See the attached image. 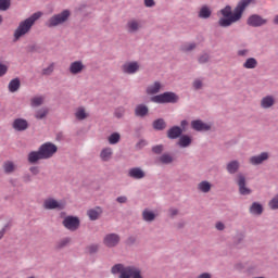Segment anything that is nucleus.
<instances>
[{"label":"nucleus","mask_w":278,"mask_h":278,"mask_svg":"<svg viewBox=\"0 0 278 278\" xmlns=\"http://www.w3.org/2000/svg\"><path fill=\"white\" fill-rule=\"evenodd\" d=\"M254 0H241L233 12H231V7L227 5L224 9L220 10L222 18L218 21L219 27H229L233 25V23H238L240 18H242V14L244 13V10L253 3Z\"/></svg>","instance_id":"f257e3e1"},{"label":"nucleus","mask_w":278,"mask_h":278,"mask_svg":"<svg viewBox=\"0 0 278 278\" xmlns=\"http://www.w3.org/2000/svg\"><path fill=\"white\" fill-rule=\"evenodd\" d=\"M42 16L41 12L34 13L30 17L26 18L24 22L20 23L18 27L16 28L14 33L15 40H18L22 38V36H25V34L29 33V29L34 26V23L38 21Z\"/></svg>","instance_id":"f03ea898"},{"label":"nucleus","mask_w":278,"mask_h":278,"mask_svg":"<svg viewBox=\"0 0 278 278\" xmlns=\"http://www.w3.org/2000/svg\"><path fill=\"white\" fill-rule=\"evenodd\" d=\"M111 273L113 275H119V278H142V275H140V271L136 267L127 266L124 267L123 264H116L112 267Z\"/></svg>","instance_id":"7ed1b4c3"},{"label":"nucleus","mask_w":278,"mask_h":278,"mask_svg":"<svg viewBox=\"0 0 278 278\" xmlns=\"http://www.w3.org/2000/svg\"><path fill=\"white\" fill-rule=\"evenodd\" d=\"M71 18V11L64 10L59 14H54L48 22L47 27H58L59 25H64L66 21Z\"/></svg>","instance_id":"20e7f679"},{"label":"nucleus","mask_w":278,"mask_h":278,"mask_svg":"<svg viewBox=\"0 0 278 278\" xmlns=\"http://www.w3.org/2000/svg\"><path fill=\"white\" fill-rule=\"evenodd\" d=\"M151 101H153V103H177L179 98L173 92H164L162 94L152 97Z\"/></svg>","instance_id":"39448f33"},{"label":"nucleus","mask_w":278,"mask_h":278,"mask_svg":"<svg viewBox=\"0 0 278 278\" xmlns=\"http://www.w3.org/2000/svg\"><path fill=\"white\" fill-rule=\"evenodd\" d=\"M39 151L43 160H49V157H53V155L58 153V146L51 142H46L40 146Z\"/></svg>","instance_id":"423d86ee"},{"label":"nucleus","mask_w":278,"mask_h":278,"mask_svg":"<svg viewBox=\"0 0 278 278\" xmlns=\"http://www.w3.org/2000/svg\"><path fill=\"white\" fill-rule=\"evenodd\" d=\"M43 207L45 210H64V207H66V203L50 198L45 200Z\"/></svg>","instance_id":"0eeeda50"},{"label":"nucleus","mask_w":278,"mask_h":278,"mask_svg":"<svg viewBox=\"0 0 278 278\" xmlns=\"http://www.w3.org/2000/svg\"><path fill=\"white\" fill-rule=\"evenodd\" d=\"M63 225L66 229H70V231H77V229H79V218L67 216L63 220Z\"/></svg>","instance_id":"6e6552de"},{"label":"nucleus","mask_w":278,"mask_h":278,"mask_svg":"<svg viewBox=\"0 0 278 278\" xmlns=\"http://www.w3.org/2000/svg\"><path fill=\"white\" fill-rule=\"evenodd\" d=\"M266 23L267 21L257 14L251 15L248 18V25H250V27H262V25H266Z\"/></svg>","instance_id":"1a4fd4ad"},{"label":"nucleus","mask_w":278,"mask_h":278,"mask_svg":"<svg viewBox=\"0 0 278 278\" xmlns=\"http://www.w3.org/2000/svg\"><path fill=\"white\" fill-rule=\"evenodd\" d=\"M121 242V237L116 233H109L104 237L105 247L112 248L116 247Z\"/></svg>","instance_id":"9d476101"},{"label":"nucleus","mask_w":278,"mask_h":278,"mask_svg":"<svg viewBox=\"0 0 278 278\" xmlns=\"http://www.w3.org/2000/svg\"><path fill=\"white\" fill-rule=\"evenodd\" d=\"M238 186L240 194H251V189L247 188V178L242 174L238 176Z\"/></svg>","instance_id":"9b49d317"},{"label":"nucleus","mask_w":278,"mask_h":278,"mask_svg":"<svg viewBox=\"0 0 278 278\" xmlns=\"http://www.w3.org/2000/svg\"><path fill=\"white\" fill-rule=\"evenodd\" d=\"M28 127L29 123L24 118H16L13 122V129H15V131H25Z\"/></svg>","instance_id":"f8f14e48"},{"label":"nucleus","mask_w":278,"mask_h":278,"mask_svg":"<svg viewBox=\"0 0 278 278\" xmlns=\"http://www.w3.org/2000/svg\"><path fill=\"white\" fill-rule=\"evenodd\" d=\"M268 157H269L268 152H262L260 155L252 156L250 159V164H253V166H257L263 162H266Z\"/></svg>","instance_id":"ddd939ff"},{"label":"nucleus","mask_w":278,"mask_h":278,"mask_svg":"<svg viewBox=\"0 0 278 278\" xmlns=\"http://www.w3.org/2000/svg\"><path fill=\"white\" fill-rule=\"evenodd\" d=\"M84 68H86L84 63L81 61H76V62L71 63L70 73L72 75H79V73H81V71H84Z\"/></svg>","instance_id":"4468645a"},{"label":"nucleus","mask_w":278,"mask_h":278,"mask_svg":"<svg viewBox=\"0 0 278 278\" xmlns=\"http://www.w3.org/2000/svg\"><path fill=\"white\" fill-rule=\"evenodd\" d=\"M192 129L195 131H210V125L203 123L201 119L191 122Z\"/></svg>","instance_id":"2eb2a0df"},{"label":"nucleus","mask_w":278,"mask_h":278,"mask_svg":"<svg viewBox=\"0 0 278 278\" xmlns=\"http://www.w3.org/2000/svg\"><path fill=\"white\" fill-rule=\"evenodd\" d=\"M138 68H140L138 62H130L123 65L124 73H127L128 75H134V73H137Z\"/></svg>","instance_id":"dca6fc26"},{"label":"nucleus","mask_w":278,"mask_h":278,"mask_svg":"<svg viewBox=\"0 0 278 278\" xmlns=\"http://www.w3.org/2000/svg\"><path fill=\"white\" fill-rule=\"evenodd\" d=\"M181 134H184V130L181 129V127L179 126H174L172 127L168 131H167V137L170 140H175L177 138H179V136H181Z\"/></svg>","instance_id":"f3484780"},{"label":"nucleus","mask_w":278,"mask_h":278,"mask_svg":"<svg viewBox=\"0 0 278 278\" xmlns=\"http://www.w3.org/2000/svg\"><path fill=\"white\" fill-rule=\"evenodd\" d=\"M275 105V98L273 96H266L261 100V108L268 110Z\"/></svg>","instance_id":"a211bd4d"},{"label":"nucleus","mask_w":278,"mask_h":278,"mask_svg":"<svg viewBox=\"0 0 278 278\" xmlns=\"http://www.w3.org/2000/svg\"><path fill=\"white\" fill-rule=\"evenodd\" d=\"M39 160H45L40 150L33 151L28 154L29 164H36V162H38Z\"/></svg>","instance_id":"6ab92c4d"},{"label":"nucleus","mask_w":278,"mask_h":278,"mask_svg":"<svg viewBox=\"0 0 278 278\" xmlns=\"http://www.w3.org/2000/svg\"><path fill=\"white\" fill-rule=\"evenodd\" d=\"M129 177H132V179H143L144 173L140 167H134L129 169L128 172Z\"/></svg>","instance_id":"aec40b11"},{"label":"nucleus","mask_w":278,"mask_h":278,"mask_svg":"<svg viewBox=\"0 0 278 278\" xmlns=\"http://www.w3.org/2000/svg\"><path fill=\"white\" fill-rule=\"evenodd\" d=\"M112 155H113L112 148H104L100 153V157L102 162H110V160H112Z\"/></svg>","instance_id":"412c9836"},{"label":"nucleus","mask_w":278,"mask_h":278,"mask_svg":"<svg viewBox=\"0 0 278 278\" xmlns=\"http://www.w3.org/2000/svg\"><path fill=\"white\" fill-rule=\"evenodd\" d=\"M161 89H162V84H160V81H155L153 85H150L147 88V93L148 94H157V92H160Z\"/></svg>","instance_id":"4be33fe9"},{"label":"nucleus","mask_w":278,"mask_h":278,"mask_svg":"<svg viewBox=\"0 0 278 278\" xmlns=\"http://www.w3.org/2000/svg\"><path fill=\"white\" fill-rule=\"evenodd\" d=\"M102 212L103 211L101 210V207H96V208L89 210L87 214L90 220H97L99 216H101Z\"/></svg>","instance_id":"5701e85b"},{"label":"nucleus","mask_w":278,"mask_h":278,"mask_svg":"<svg viewBox=\"0 0 278 278\" xmlns=\"http://www.w3.org/2000/svg\"><path fill=\"white\" fill-rule=\"evenodd\" d=\"M75 117L77 121H86L88 118V113H86V109L84 106H80L76 110Z\"/></svg>","instance_id":"b1692460"},{"label":"nucleus","mask_w":278,"mask_h":278,"mask_svg":"<svg viewBox=\"0 0 278 278\" xmlns=\"http://www.w3.org/2000/svg\"><path fill=\"white\" fill-rule=\"evenodd\" d=\"M239 168H240V163H238V161H232L227 164V170L228 173H230V175L238 173Z\"/></svg>","instance_id":"393cba45"},{"label":"nucleus","mask_w":278,"mask_h":278,"mask_svg":"<svg viewBox=\"0 0 278 278\" xmlns=\"http://www.w3.org/2000/svg\"><path fill=\"white\" fill-rule=\"evenodd\" d=\"M21 88V80L18 78H14L9 83V91L16 92Z\"/></svg>","instance_id":"a878e982"},{"label":"nucleus","mask_w":278,"mask_h":278,"mask_svg":"<svg viewBox=\"0 0 278 278\" xmlns=\"http://www.w3.org/2000/svg\"><path fill=\"white\" fill-rule=\"evenodd\" d=\"M136 116H147L149 114V108L144 104H140L135 110Z\"/></svg>","instance_id":"bb28decb"},{"label":"nucleus","mask_w":278,"mask_h":278,"mask_svg":"<svg viewBox=\"0 0 278 278\" xmlns=\"http://www.w3.org/2000/svg\"><path fill=\"white\" fill-rule=\"evenodd\" d=\"M243 68H248V70L257 68V60L255 58H249L243 63Z\"/></svg>","instance_id":"cd10ccee"},{"label":"nucleus","mask_w":278,"mask_h":278,"mask_svg":"<svg viewBox=\"0 0 278 278\" xmlns=\"http://www.w3.org/2000/svg\"><path fill=\"white\" fill-rule=\"evenodd\" d=\"M179 147L186 149V147H190L192 144V139L189 136H181L178 141Z\"/></svg>","instance_id":"c85d7f7f"},{"label":"nucleus","mask_w":278,"mask_h":278,"mask_svg":"<svg viewBox=\"0 0 278 278\" xmlns=\"http://www.w3.org/2000/svg\"><path fill=\"white\" fill-rule=\"evenodd\" d=\"M212 16V10L207 5H204L200 9L199 17L200 18H210Z\"/></svg>","instance_id":"c756f323"},{"label":"nucleus","mask_w":278,"mask_h":278,"mask_svg":"<svg viewBox=\"0 0 278 278\" xmlns=\"http://www.w3.org/2000/svg\"><path fill=\"white\" fill-rule=\"evenodd\" d=\"M127 29L130 33L138 31L140 29V23L136 20L129 21L127 23Z\"/></svg>","instance_id":"7c9ffc66"},{"label":"nucleus","mask_w":278,"mask_h":278,"mask_svg":"<svg viewBox=\"0 0 278 278\" xmlns=\"http://www.w3.org/2000/svg\"><path fill=\"white\" fill-rule=\"evenodd\" d=\"M45 103V97L37 96L30 99V105L31 108H39V105H42Z\"/></svg>","instance_id":"2f4dec72"},{"label":"nucleus","mask_w":278,"mask_h":278,"mask_svg":"<svg viewBox=\"0 0 278 278\" xmlns=\"http://www.w3.org/2000/svg\"><path fill=\"white\" fill-rule=\"evenodd\" d=\"M3 170H4V173H7L8 175H9L10 173H14V170H16V165H14V163L11 162V161H7V162L3 163Z\"/></svg>","instance_id":"473e14b6"},{"label":"nucleus","mask_w":278,"mask_h":278,"mask_svg":"<svg viewBox=\"0 0 278 278\" xmlns=\"http://www.w3.org/2000/svg\"><path fill=\"white\" fill-rule=\"evenodd\" d=\"M250 212H251V214H256L257 216H260V214H262V212H264V208L262 207V204L254 202L252 204V206L250 207Z\"/></svg>","instance_id":"72a5a7b5"},{"label":"nucleus","mask_w":278,"mask_h":278,"mask_svg":"<svg viewBox=\"0 0 278 278\" xmlns=\"http://www.w3.org/2000/svg\"><path fill=\"white\" fill-rule=\"evenodd\" d=\"M153 127L157 131H162L163 129H166V122H164V119H162V118H159L153 122Z\"/></svg>","instance_id":"f704fd0d"},{"label":"nucleus","mask_w":278,"mask_h":278,"mask_svg":"<svg viewBox=\"0 0 278 278\" xmlns=\"http://www.w3.org/2000/svg\"><path fill=\"white\" fill-rule=\"evenodd\" d=\"M47 114H49V109L47 108L40 109L36 112L35 118H37L38 121H42V118H45Z\"/></svg>","instance_id":"c9c22d12"},{"label":"nucleus","mask_w":278,"mask_h":278,"mask_svg":"<svg viewBox=\"0 0 278 278\" xmlns=\"http://www.w3.org/2000/svg\"><path fill=\"white\" fill-rule=\"evenodd\" d=\"M142 216H143V220H147V223H151L152 220H155V214L151 211H143Z\"/></svg>","instance_id":"e433bc0d"},{"label":"nucleus","mask_w":278,"mask_h":278,"mask_svg":"<svg viewBox=\"0 0 278 278\" xmlns=\"http://www.w3.org/2000/svg\"><path fill=\"white\" fill-rule=\"evenodd\" d=\"M110 144H118L121 142V135L118 132H114L109 137Z\"/></svg>","instance_id":"4c0bfd02"},{"label":"nucleus","mask_w":278,"mask_h":278,"mask_svg":"<svg viewBox=\"0 0 278 278\" xmlns=\"http://www.w3.org/2000/svg\"><path fill=\"white\" fill-rule=\"evenodd\" d=\"M199 190H201V192H210L212 185H210L208 181H202L199 184Z\"/></svg>","instance_id":"58836bf2"},{"label":"nucleus","mask_w":278,"mask_h":278,"mask_svg":"<svg viewBox=\"0 0 278 278\" xmlns=\"http://www.w3.org/2000/svg\"><path fill=\"white\" fill-rule=\"evenodd\" d=\"M160 162H162V164H170L173 162V156L170 154H163L160 157Z\"/></svg>","instance_id":"ea45409f"},{"label":"nucleus","mask_w":278,"mask_h":278,"mask_svg":"<svg viewBox=\"0 0 278 278\" xmlns=\"http://www.w3.org/2000/svg\"><path fill=\"white\" fill-rule=\"evenodd\" d=\"M10 9V0H0V11L5 12Z\"/></svg>","instance_id":"a19ab883"},{"label":"nucleus","mask_w":278,"mask_h":278,"mask_svg":"<svg viewBox=\"0 0 278 278\" xmlns=\"http://www.w3.org/2000/svg\"><path fill=\"white\" fill-rule=\"evenodd\" d=\"M269 207L271 210H278V194L271 199L269 202Z\"/></svg>","instance_id":"79ce46f5"},{"label":"nucleus","mask_w":278,"mask_h":278,"mask_svg":"<svg viewBox=\"0 0 278 278\" xmlns=\"http://www.w3.org/2000/svg\"><path fill=\"white\" fill-rule=\"evenodd\" d=\"M181 49L184 51H192L194 49H197V45L195 43H185Z\"/></svg>","instance_id":"37998d69"},{"label":"nucleus","mask_w":278,"mask_h":278,"mask_svg":"<svg viewBox=\"0 0 278 278\" xmlns=\"http://www.w3.org/2000/svg\"><path fill=\"white\" fill-rule=\"evenodd\" d=\"M115 116L116 118H123L125 116V108H117L115 110Z\"/></svg>","instance_id":"c03bdc74"},{"label":"nucleus","mask_w":278,"mask_h":278,"mask_svg":"<svg viewBox=\"0 0 278 278\" xmlns=\"http://www.w3.org/2000/svg\"><path fill=\"white\" fill-rule=\"evenodd\" d=\"M200 64H206V62H210V54L204 53L199 58Z\"/></svg>","instance_id":"a18cd8bd"},{"label":"nucleus","mask_w":278,"mask_h":278,"mask_svg":"<svg viewBox=\"0 0 278 278\" xmlns=\"http://www.w3.org/2000/svg\"><path fill=\"white\" fill-rule=\"evenodd\" d=\"M54 65L50 64L47 68L42 70V75H51L53 73Z\"/></svg>","instance_id":"49530a36"},{"label":"nucleus","mask_w":278,"mask_h":278,"mask_svg":"<svg viewBox=\"0 0 278 278\" xmlns=\"http://www.w3.org/2000/svg\"><path fill=\"white\" fill-rule=\"evenodd\" d=\"M88 253H97L99 251V245L92 244L87 248Z\"/></svg>","instance_id":"de8ad7c7"},{"label":"nucleus","mask_w":278,"mask_h":278,"mask_svg":"<svg viewBox=\"0 0 278 278\" xmlns=\"http://www.w3.org/2000/svg\"><path fill=\"white\" fill-rule=\"evenodd\" d=\"M8 73V65L0 63V77H3Z\"/></svg>","instance_id":"09e8293b"},{"label":"nucleus","mask_w":278,"mask_h":278,"mask_svg":"<svg viewBox=\"0 0 278 278\" xmlns=\"http://www.w3.org/2000/svg\"><path fill=\"white\" fill-rule=\"evenodd\" d=\"M153 153L160 154L162 151H164V148L162 146H155L152 148Z\"/></svg>","instance_id":"8fccbe9b"},{"label":"nucleus","mask_w":278,"mask_h":278,"mask_svg":"<svg viewBox=\"0 0 278 278\" xmlns=\"http://www.w3.org/2000/svg\"><path fill=\"white\" fill-rule=\"evenodd\" d=\"M238 55H240V58H247V55H249V49L239 50Z\"/></svg>","instance_id":"3c124183"},{"label":"nucleus","mask_w":278,"mask_h":278,"mask_svg":"<svg viewBox=\"0 0 278 278\" xmlns=\"http://www.w3.org/2000/svg\"><path fill=\"white\" fill-rule=\"evenodd\" d=\"M201 86H203V83L200 79L193 81V87L195 88V90H199Z\"/></svg>","instance_id":"603ef678"},{"label":"nucleus","mask_w":278,"mask_h":278,"mask_svg":"<svg viewBox=\"0 0 278 278\" xmlns=\"http://www.w3.org/2000/svg\"><path fill=\"white\" fill-rule=\"evenodd\" d=\"M144 5H146V8H153V5H155V1L154 0H144Z\"/></svg>","instance_id":"864d4df0"},{"label":"nucleus","mask_w":278,"mask_h":278,"mask_svg":"<svg viewBox=\"0 0 278 278\" xmlns=\"http://www.w3.org/2000/svg\"><path fill=\"white\" fill-rule=\"evenodd\" d=\"M68 242H71V239L70 238H65V239L61 240V242L59 243V247L60 248L66 247V244H68Z\"/></svg>","instance_id":"5fc2aeb1"},{"label":"nucleus","mask_w":278,"mask_h":278,"mask_svg":"<svg viewBox=\"0 0 278 278\" xmlns=\"http://www.w3.org/2000/svg\"><path fill=\"white\" fill-rule=\"evenodd\" d=\"M30 173L34 174V175H38V173H40V169H38L37 166H33L29 168Z\"/></svg>","instance_id":"6e6d98bb"},{"label":"nucleus","mask_w":278,"mask_h":278,"mask_svg":"<svg viewBox=\"0 0 278 278\" xmlns=\"http://www.w3.org/2000/svg\"><path fill=\"white\" fill-rule=\"evenodd\" d=\"M216 229H218V231H223V229H225V224L218 222V223L216 224Z\"/></svg>","instance_id":"4d7b16f0"},{"label":"nucleus","mask_w":278,"mask_h":278,"mask_svg":"<svg viewBox=\"0 0 278 278\" xmlns=\"http://www.w3.org/2000/svg\"><path fill=\"white\" fill-rule=\"evenodd\" d=\"M117 203H127V197H118Z\"/></svg>","instance_id":"13d9d810"},{"label":"nucleus","mask_w":278,"mask_h":278,"mask_svg":"<svg viewBox=\"0 0 278 278\" xmlns=\"http://www.w3.org/2000/svg\"><path fill=\"white\" fill-rule=\"evenodd\" d=\"M198 278H212V276L207 273L201 274Z\"/></svg>","instance_id":"bf43d9fd"},{"label":"nucleus","mask_w":278,"mask_h":278,"mask_svg":"<svg viewBox=\"0 0 278 278\" xmlns=\"http://www.w3.org/2000/svg\"><path fill=\"white\" fill-rule=\"evenodd\" d=\"M3 236H5V228H2L0 230V240H1V238H3Z\"/></svg>","instance_id":"052dcab7"},{"label":"nucleus","mask_w":278,"mask_h":278,"mask_svg":"<svg viewBox=\"0 0 278 278\" xmlns=\"http://www.w3.org/2000/svg\"><path fill=\"white\" fill-rule=\"evenodd\" d=\"M180 125H181V127H186V125H188V122L186 119L181 121Z\"/></svg>","instance_id":"680f3d73"},{"label":"nucleus","mask_w":278,"mask_h":278,"mask_svg":"<svg viewBox=\"0 0 278 278\" xmlns=\"http://www.w3.org/2000/svg\"><path fill=\"white\" fill-rule=\"evenodd\" d=\"M172 214H173V216H175V214H177V211H176V210H173V211H172Z\"/></svg>","instance_id":"e2e57ef3"},{"label":"nucleus","mask_w":278,"mask_h":278,"mask_svg":"<svg viewBox=\"0 0 278 278\" xmlns=\"http://www.w3.org/2000/svg\"><path fill=\"white\" fill-rule=\"evenodd\" d=\"M3 23V16L0 15V25Z\"/></svg>","instance_id":"0e129e2a"}]
</instances>
